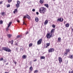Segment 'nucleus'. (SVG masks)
I'll return each mask as SVG.
<instances>
[{
    "label": "nucleus",
    "mask_w": 73,
    "mask_h": 73,
    "mask_svg": "<svg viewBox=\"0 0 73 73\" xmlns=\"http://www.w3.org/2000/svg\"><path fill=\"white\" fill-rule=\"evenodd\" d=\"M54 51V49L53 48H50L48 50V52H52Z\"/></svg>",
    "instance_id": "obj_6"
},
{
    "label": "nucleus",
    "mask_w": 73,
    "mask_h": 73,
    "mask_svg": "<svg viewBox=\"0 0 73 73\" xmlns=\"http://www.w3.org/2000/svg\"><path fill=\"white\" fill-rule=\"evenodd\" d=\"M15 12H16L15 11H13V13H14V14H15Z\"/></svg>",
    "instance_id": "obj_49"
},
{
    "label": "nucleus",
    "mask_w": 73,
    "mask_h": 73,
    "mask_svg": "<svg viewBox=\"0 0 73 73\" xmlns=\"http://www.w3.org/2000/svg\"><path fill=\"white\" fill-rule=\"evenodd\" d=\"M17 3L15 5L16 7L17 8H18L20 7V2L19 1H17Z\"/></svg>",
    "instance_id": "obj_3"
},
{
    "label": "nucleus",
    "mask_w": 73,
    "mask_h": 73,
    "mask_svg": "<svg viewBox=\"0 0 73 73\" xmlns=\"http://www.w3.org/2000/svg\"><path fill=\"white\" fill-rule=\"evenodd\" d=\"M36 15H38V14H39L38 12H36Z\"/></svg>",
    "instance_id": "obj_44"
},
{
    "label": "nucleus",
    "mask_w": 73,
    "mask_h": 73,
    "mask_svg": "<svg viewBox=\"0 0 73 73\" xmlns=\"http://www.w3.org/2000/svg\"><path fill=\"white\" fill-rule=\"evenodd\" d=\"M48 20H46L44 22V25H46V24H48Z\"/></svg>",
    "instance_id": "obj_9"
},
{
    "label": "nucleus",
    "mask_w": 73,
    "mask_h": 73,
    "mask_svg": "<svg viewBox=\"0 0 73 73\" xmlns=\"http://www.w3.org/2000/svg\"><path fill=\"white\" fill-rule=\"evenodd\" d=\"M12 24V22H9V25H8V27H9L10 26H11V25Z\"/></svg>",
    "instance_id": "obj_19"
},
{
    "label": "nucleus",
    "mask_w": 73,
    "mask_h": 73,
    "mask_svg": "<svg viewBox=\"0 0 73 73\" xmlns=\"http://www.w3.org/2000/svg\"><path fill=\"white\" fill-rule=\"evenodd\" d=\"M44 5L47 8H48V7H49V5H48V4H44Z\"/></svg>",
    "instance_id": "obj_21"
},
{
    "label": "nucleus",
    "mask_w": 73,
    "mask_h": 73,
    "mask_svg": "<svg viewBox=\"0 0 73 73\" xmlns=\"http://www.w3.org/2000/svg\"><path fill=\"white\" fill-rule=\"evenodd\" d=\"M65 21H64V23L65 24Z\"/></svg>",
    "instance_id": "obj_58"
},
{
    "label": "nucleus",
    "mask_w": 73,
    "mask_h": 73,
    "mask_svg": "<svg viewBox=\"0 0 73 73\" xmlns=\"http://www.w3.org/2000/svg\"><path fill=\"white\" fill-rule=\"evenodd\" d=\"M17 21L18 23H20V21L19 20H17Z\"/></svg>",
    "instance_id": "obj_41"
},
{
    "label": "nucleus",
    "mask_w": 73,
    "mask_h": 73,
    "mask_svg": "<svg viewBox=\"0 0 73 73\" xmlns=\"http://www.w3.org/2000/svg\"><path fill=\"white\" fill-rule=\"evenodd\" d=\"M58 58L59 62L60 63H60L62 62V58L60 57H59Z\"/></svg>",
    "instance_id": "obj_5"
},
{
    "label": "nucleus",
    "mask_w": 73,
    "mask_h": 73,
    "mask_svg": "<svg viewBox=\"0 0 73 73\" xmlns=\"http://www.w3.org/2000/svg\"><path fill=\"white\" fill-rule=\"evenodd\" d=\"M10 7V5H9V4H8L7 5V8H8V7Z\"/></svg>",
    "instance_id": "obj_38"
},
{
    "label": "nucleus",
    "mask_w": 73,
    "mask_h": 73,
    "mask_svg": "<svg viewBox=\"0 0 73 73\" xmlns=\"http://www.w3.org/2000/svg\"><path fill=\"white\" fill-rule=\"evenodd\" d=\"M67 54H68V52H66V53H64V55H67Z\"/></svg>",
    "instance_id": "obj_39"
},
{
    "label": "nucleus",
    "mask_w": 73,
    "mask_h": 73,
    "mask_svg": "<svg viewBox=\"0 0 73 73\" xmlns=\"http://www.w3.org/2000/svg\"><path fill=\"white\" fill-rule=\"evenodd\" d=\"M50 44H49V43H47V46H45V48H46L48 47V46H49Z\"/></svg>",
    "instance_id": "obj_16"
},
{
    "label": "nucleus",
    "mask_w": 73,
    "mask_h": 73,
    "mask_svg": "<svg viewBox=\"0 0 73 73\" xmlns=\"http://www.w3.org/2000/svg\"><path fill=\"white\" fill-rule=\"evenodd\" d=\"M29 73H30V72H29Z\"/></svg>",
    "instance_id": "obj_61"
},
{
    "label": "nucleus",
    "mask_w": 73,
    "mask_h": 73,
    "mask_svg": "<svg viewBox=\"0 0 73 73\" xmlns=\"http://www.w3.org/2000/svg\"><path fill=\"white\" fill-rule=\"evenodd\" d=\"M68 60H67V64H68Z\"/></svg>",
    "instance_id": "obj_53"
},
{
    "label": "nucleus",
    "mask_w": 73,
    "mask_h": 73,
    "mask_svg": "<svg viewBox=\"0 0 73 73\" xmlns=\"http://www.w3.org/2000/svg\"><path fill=\"white\" fill-rule=\"evenodd\" d=\"M66 52H67V53H68V52H70V50L69 49H67Z\"/></svg>",
    "instance_id": "obj_20"
},
{
    "label": "nucleus",
    "mask_w": 73,
    "mask_h": 73,
    "mask_svg": "<svg viewBox=\"0 0 73 73\" xmlns=\"http://www.w3.org/2000/svg\"><path fill=\"white\" fill-rule=\"evenodd\" d=\"M69 73H71V72H70V71L69 72Z\"/></svg>",
    "instance_id": "obj_56"
},
{
    "label": "nucleus",
    "mask_w": 73,
    "mask_h": 73,
    "mask_svg": "<svg viewBox=\"0 0 73 73\" xmlns=\"http://www.w3.org/2000/svg\"><path fill=\"white\" fill-rule=\"evenodd\" d=\"M58 41H61V38L59 37L58 38Z\"/></svg>",
    "instance_id": "obj_26"
},
{
    "label": "nucleus",
    "mask_w": 73,
    "mask_h": 73,
    "mask_svg": "<svg viewBox=\"0 0 73 73\" xmlns=\"http://www.w3.org/2000/svg\"><path fill=\"white\" fill-rule=\"evenodd\" d=\"M52 27L53 28H55L56 27V26L54 25H53Z\"/></svg>",
    "instance_id": "obj_32"
},
{
    "label": "nucleus",
    "mask_w": 73,
    "mask_h": 73,
    "mask_svg": "<svg viewBox=\"0 0 73 73\" xmlns=\"http://www.w3.org/2000/svg\"><path fill=\"white\" fill-rule=\"evenodd\" d=\"M16 45H17V44H16Z\"/></svg>",
    "instance_id": "obj_60"
},
{
    "label": "nucleus",
    "mask_w": 73,
    "mask_h": 73,
    "mask_svg": "<svg viewBox=\"0 0 73 73\" xmlns=\"http://www.w3.org/2000/svg\"><path fill=\"white\" fill-rule=\"evenodd\" d=\"M50 33H48L46 35V37L47 38H50L52 36V34L51 33L50 35Z\"/></svg>",
    "instance_id": "obj_2"
},
{
    "label": "nucleus",
    "mask_w": 73,
    "mask_h": 73,
    "mask_svg": "<svg viewBox=\"0 0 73 73\" xmlns=\"http://www.w3.org/2000/svg\"><path fill=\"white\" fill-rule=\"evenodd\" d=\"M72 72H73V70H72Z\"/></svg>",
    "instance_id": "obj_59"
},
{
    "label": "nucleus",
    "mask_w": 73,
    "mask_h": 73,
    "mask_svg": "<svg viewBox=\"0 0 73 73\" xmlns=\"http://www.w3.org/2000/svg\"><path fill=\"white\" fill-rule=\"evenodd\" d=\"M3 58H1L0 59V61H3Z\"/></svg>",
    "instance_id": "obj_34"
},
{
    "label": "nucleus",
    "mask_w": 73,
    "mask_h": 73,
    "mask_svg": "<svg viewBox=\"0 0 73 73\" xmlns=\"http://www.w3.org/2000/svg\"><path fill=\"white\" fill-rule=\"evenodd\" d=\"M3 22L2 21V20H1L0 21V24H3Z\"/></svg>",
    "instance_id": "obj_28"
},
{
    "label": "nucleus",
    "mask_w": 73,
    "mask_h": 73,
    "mask_svg": "<svg viewBox=\"0 0 73 73\" xmlns=\"http://www.w3.org/2000/svg\"><path fill=\"white\" fill-rule=\"evenodd\" d=\"M16 50H17V48H16Z\"/></svg>",
    "instance_id": "obj_52"
},
{
    "label": "nucleus",
    "mask_w": 73,
    "mask_h": 73,
    "mask_svg": "<svg viewBox=\"0 0 73 73\" xmlns=\"http://www.w3.org/2000/svg\"><path fill=\"white\" fill-rule=\"evenodd\" d=\"M32 43H30V44H29V47H31L32 46Z\"/></svg>",
    "instance_id": "obj_29"
},
{
    "label": "nucleus",
    "mask_w": 73,
    "mask_h": 73,
    "mask_svg": "<svg viewBox=\"0 0 73 73\" xmlns=\"http://www.w3.org/2000/svg\"><path fill=\"white\" fill-rule=\"evenodd\" d=\"M33 12H35V9H33L32 10Z\"/></svg>",
    "instance_id": "obj_40"
},
{
    "label": "nucleus",
    "mask_w": 73,
    "mask_h": 73,
    "mask_svg": "<svg viewBox=\"0 0 73 73\" xmlns=\"http://www.w3.org/2000/svg\"><path fill=\"white\" fill-rule=\"evenodd\" d=\"M3 3V2L2 1H0V5L1 4Z\"/></svg>",
    "instance_id": "obj_43"
},
{
    "label": "nucleus",
    "mask_w": 73,
    "mask_h": 73,
    "mask_svg": "<svg viewBox=\"0 0 73 73\" xmlns=\"http://www.w3.org/2000/svg\"><path fill=\"white\" fill-rule=\"evenodd\" d=\"M14 64H16V62H14Z\"/></svg>",
    "instance_id": "obj_51"
},
{
    "label": "nucleus",
    "mask_w": 73,
    "mask_h": 73,
    "mask_svg": "<svg viewBox=\"0 0 73 73\" xmlns=\"http://www.w3.org/2000/svg\"><path fill=\"white\" fill-rule=\"evenodd\" d=\"M66 27H67V28H68L69 27V23H67L66 25Z\"/></svg>",
    "instance_id": "obj_17"
},
{
    "label": "nucleus",
    "mask_w": 73,
    "mask_h": 73,
    "mask_svg": "<svg viewBox=\"0 0 73 73\" xmlns=\"http://www.w3.org/2000/svg\"><path fill=\"white\" fill-rule=\"evenodd\" d=\"M8 63H7L6 65H8Z\"/></svg>",
    "instance_id": "obj_57"
},
{
    "label": "nucleus",
    "mask_w": 73,
    "mask_h": 73,
    "mask_svg": "<svg viewBox=\"0 0 73 73\" xmlns=\"http://www.w3.org/2000/svg\"><path fill=\"white\" fill-rule=\"evenodd\" d=\"M6 52H11V50L9 48H7Z\"/></svg>",
    "instance_id": "obj_10"
},
{
    "label": "nucleus",
    "mask_w": 73,
    "mask_h": 73,
    "mask_svg": "<svg viewBox=\"0 0 73 73\" xmlns=\"http://www.w3.org/2000/svg\"><path fill=\"white\" fill-rule=\"evenodd\" d=\"M42 38L40 39L37 42L38 45H40V44H41V42H42Z\"/></svg>",
    "instance_id": "obj_4"
},
{
    "label": "nucleus",
    "mask_w": 73,
    "mask_h": 73,
    "mask_svg": "<svg viewBox=\"0 0 73 73\" xmlns=\"http://www.w3.org/2000/svg\"><path fill=\"white\" fill-rule=\"evenodd\" d=\"M45 10H46L45 8L44 7H41L39 9V12H40V13H43V14H44L45 12Z\"/></svg>",
    "instance_id": "obj_1"
},
{
    "label": "nucleus",
    "mask_w": 73,
    "mask_h": 73,
    "mask_svg": "<svg viewBox=\"0 0 73 73\" xmlns=\"http://www.w3.org/2000/svg\"><path fill=\"white\" fill-rule=\"evenodd\" d=\"M23 49L22 48H21L20 50H23Z\"/></svg>",
    "instance_id": "obj_47"
},
{
    "label": "nucleus",
    "mask_w": 73,
    "mask_h": 73,
    "mask_svg": "<svg viewBox=\"0 0 73 73\" xmlns=\"http://www.w3.org/2000/svg\"><path fill=\"white\" fill-rule=\"evenodd\" d=\"M44 2V1L43 0H40V3H41V4H42Z\"/></svg>",
    "instance_id": "obj_22"
},
{
    "label": "nucleus",
    "mask_w": 73,
    "mask_h": 73,
    "mask_svg": "<svg viewBox=\"0 0 73 73\" xmlns=\"http://www.w3.org/2000/svg\"><path fill=\"white\" fill-rule=\"evenodd\" d=\"M26 17L28 19H31V17L30 16H29L27 14Z\"/></svg>",
    "instance_id": "obj_14"
},
{
    "label": "nucleus",
    "mask_w": 73,
    "mask_h": 73,
    "mask_svg": "<svg viewBox=\"0 0 73 73\" xmlns=\"http://www.w3.org/2000/svg\"><path fill=\"white\" fill-rule=\"evenodd\" d=\"M33 69V68H32V67L31 66V67L29 68L30 71V72H32V70Z\"/></svg>",
    "instance_id": "obj_15"
},
{
    "label": "nucleus",
    "mask_w": 73,
    "mask_h": 73,
    "mask_svg": "<svg viewBox=\"0 0 73 73\" xmlns=\"http://www.w3.org/2000/svg\"><path fill=\"white\" fill-rule=\"evenodd\" d=\"M37 61V60H36V59H35V60H34V62H35V61Z\"/></svg>",
    "instance_id": "obj_48"
},
{
    "label": "nucleus",
    "mask_w": 73,
    "mask_h": 73,
    "mask_svg": "<svg viewBox=\"0 0 73 73\" xmlns=\"http://www.w3.org/2000/svg\"><path fill=\"white\" fill-rule=\"evenodd\" d=\"M10 43H11V44L12 45L13 44V40H12L10 42Z\"/></svg>",
    "instance_id": "obj_25"
},
{
    "label": "nucleus",
    "mask_w": 73,
    "mask_h": 73,
    "mask_svg": "<svg viewBox=\"0 0 73 73\" xmlns=\"http://www.w3.org/2000/svg\"><path fill=\"white\" fill-rule=\"evenodd\" d=\"M14 11L15 12H17V9H16Z\"/></svg>",
    "instance_id": "obj_36"
},
{
    "label": "nucleus",
    "mask_w": 73,
    "mask_h": 73,
    "mask_svg": "<svg viewBox=\"0 0 73 73\" xmlns=\"http://www.w3.org/2000/svg\"><path fill=\"white\" fill-rule=\"evenodd\" d=\"M8 48L7 47H3L2 48V50H5V51H6L7 52V48Z\"/></svg>",
    "instance_id": "obj_7"
},
{
    "label": "nucleus",
    "mask_w": 73,
    "mask_h": 73,
    "mask_svg": "<svg viewBox=\"0 0 73 73\" xmlns=\"http://www.w3.org/2000/svg\"><path fill=\"white\" fill-rule=\"evenodd\" d=\"M54 30H55L54 29H52L50 32L51 33H52H52H54Z\"/></svg>",
    "instance_id": "obj_12"
},
{
    "label": "nucleus",
    "mask_w": 73,
    "mask_h": 73,
    "mask_svg": "<svg viewBox=\"0 0 73 73\" xmlns=\"http://www.w3.org/2000/svg\"><path fill=\"white\" fill-rule=\"evenodd\" d=\"M26 17H27V16H25L23 17L24 19H26Z\"/></svg>",
    "instance_id": "obj_42"
},
{
    "label": "nucleus",
    "mask_w": 73,
    "mask_h": 73,
    "mask_svg": "<svg viewBox=\"0 0 73 73\" xmlns=\"http://www.w3.org/2000/svg\"><path fill=\"white\" fill-rule=\"evenodd\" d=\"M21 37V35H18L17 36V38H20Z\"/></svg>",
    "instance_id": "obj_31"
},
{
    "label": "nucleus",
    "mask_w": 73,
    "mask_h": 73,
    "mask_svg": "<svg viewBox=\"0 0 73 73\" xmlns=\"http://www.w3.org/2000/svg\"><path fill=\"white\" fill-rule=\"evenodd\" d=\"M71 29L73 31V29Z\"/></svg>",
    "instance_id": "obj_55"
},
{
    "label": "nucleus",
    "mask_w": 73,
    "mask_h": 73,
    "mask_svg": "<svg viewBox=\"0 0 73 73\" xmlns=\"http://www.w3.org/2000/svg\"><path fill=\"white\" fill-rule=\"evenodd\" d=\"M45 58V57L43 56H41L40 58V59H41V60H42V59H44Z\"/></svg>",
    "instance_id": "obj_23"
},
{
    "label": "nucleus",
    "mask_w": 73,
    "mask_h": 73,
    "mask_svg": "<svg viewBox=\"0 0 73 73\" xmlns=\"http://www.w3.org/2000/svg\"><path fill=\"white\" fill-rule=\"evenodd\" d=\"M23 25H27V24L25 23V22L23 21Z\"/></svg>",
    "instance_id": "obj_35"
},
{
    "label": "nucleus",
    "mask_w": 73,
    "mask_h": 73,
    "mask_svg": "<svg viewBox=\"0 0 73 73\" xmlns=\"http://www.w3.org/2000/svg\"><path fill=\"white\" fill-rule=\"evenodd\" d=\"M38 72V70H35L34 72V73H37Z\"/></svg>",
    "instance_id": "obj_30"
},
{
    "label": "nucleus",
    "mask_w": 73,
    "mask_h": 73,
    "mask_svg": "<svg viewBox=\"0 0 73 73\" xmlns=\"http://www.w3.org/2000/svg\"><path fill=\"white\" fill-rule=\"evenodd\" d=\"M22 58L23 59H25V58H27V56H26V55H23L22 56Z\"/></svg>",
    "instance_id": "obj_13"
},
{
    "label": "nucleus",
    "mask_w": 73,
    "mask_h": 73,
    "mask_svg": "<svg viewBox=\"0 0 73 73\" xmlns=\"http://www.w3.org/2000/svg\"><path fill=\"white\" fill-rule=\"evenodd\" d=\"M7 36H8V37L10 38V37H11V36H12V35H7Z\"/></svg>",
    "instance_id": "obj_24"
},
{
    "label": "nucleus",
    "mask_w": 73,
    "mask_h": 73,
    "mask_svg": "<svg viewBox=\"0 0 73 73\" xmlns=\"http://www.w3.org/2000/svg\"><path fill=\"white\" fill-rule=\"evenodd\" d=\"M8 28H9V27H8V26L7 27L6 29V31H8Z\"/></svg>",
    "instance_id": "obj_37"
},
{
    "label": "nucleus",
    "mask_w": 73,
    "mask_h": 73,
    "mask_svg": "<svg viewBox=\"0 0 73 73\" xmlns=\"http://www.w3.org/2000/svg\"><path fill=\"white\" fill-rule=\"evenodd\" d=\"M28 32H27L26 33V35H27V34H28Z\"/></svg>",
    "instance_id": "obj_50"
},
{
    "label": "nucleus",
    "mask_w": 73,
    "mask_h": 73,
    "mask_svg": "<svg viewBox=\"0 0 73 73\" xmlns=\"http://www.w3.org/2000/svg\"><path fill=\"white\" fill-rule=\"evenodd\" d=\"M68 58H71V59H73V55H70L68 56Z\"/></svg>",
    "instance_id": "obj_8"
},
{
    "label": "nucleus",
    "mask_w": 73,
    "mask_h": 73,
    "mask_svg": "<svg viewBox=\"0 0 73 73\" xmlns=\"http://www.w3.org/2000/svg\"><path fill=\"white\" fill-rule=\"evenodd\" d=\"M5 14V13L4 12H2L1 13V15H2V16H3V15H4V14Z\"/></svg>",
    "instance_id": "obj_33"
},
{
    "label": "nucleus",
    "mask_w": 73,
    "mask_h": 73,
    "mask_svg": "<svg viewBox=\"0 0 73 73\" xmlns=\"http://www.w3.org/2000/svg\"><path fill=\"white\" fill-rule=\"evenodd\" d=\"M12 0H8V3H10L11 2H12Z\"/></svg>",
    "instance_id": "obj_27"
},
{
    "label": "nucleus",
    "mask_w": 73,
    "mask_h": 73,
    "mask_svg": "<svg viewBox=\"0 0 73 73\" xmlns=\"http://www.w3.org/2000/svg\"><path fill=\"white\" fill-rule=\"evenodd\" d=\"M63 20H64V19H63V18H62V20H61V22L62 21H63Z\"/></svg>",
    "instance_id": "obj_46"
},
{
    "label": "nucleus",
    "mask_w": 73,
    "mask_h": 73,
    "mask_svg": "<svg viewBox=\"0 0 73 73\" xmlns=\"http://www.w3.org/2000/svg\"><path fill=\"white\" fill-rule=\"evenodd\" d=\"M38 17H36L35 19V21L36 22H38Z\"/></svg>",
    "instance_id": "obj_11"
},
{
    "label": "nucleus",
    "mask_w": 73,
    "mask_h": 73,
    "mask_svg": "<svg viewBox=\"0 0 73 73\" xmlns=\"http://www.w3.org/2000/svg\"><path fill=\"white\" fill-rule=\"evenodd\" d=\"M4 61H5V62L7 61L6 60V59L4 60Z\"/></svg>",
    "instance_id": "obj_45"
},
{
    "label": "nucleus",
    "mask_w": 73,
    "mask_h": 73,
    "mask_svg": "<svg viewBox=\"0 0 73 73\" xmlns=\"http://www.w3.org/2000/svg\"><path fill=\"white\" fill-rule=\"evenodd\" d=\"M71 73H73V72H72V71L71 72Z\"/></svg>",
    "instance_id": "obj_54"
},
{
    "label": "nucleus",
    "mask_w": 73,
    "mask_h": 73,
    "mask_svg": "<svg viewBox=\"0 0 73 73\" xmlns=\"http://www.w3.org/2000/svg\"><path fill=\"white\" fill-rule=\"evenodd\" d=\"M61 18L58 19L56 21L57 22V21H59L61 22Z\"/></svg>",
    "instance_id": "obj_18"
}]
</instances>
